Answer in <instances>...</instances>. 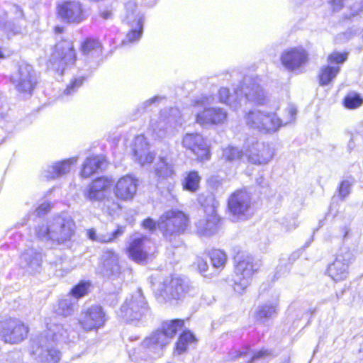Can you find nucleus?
I'll return each mask as SVG.
<instances>
[{
	"instance_id": "1",
	"label": "nucleus",
	"mask_w": 363,
	"mask_h": 363,
	"mask_svg": "<svg viewBox=\"0 0 363 363\" xmlns=\"http://www.w3.org/2000/svg\"><path fill=\"white\" fill-rule=\"evenodd\" d=\"M74 223L69 218L56 217L46 225L42 224L35 228L37 237L44 241H52L58 244L69 240L74 233Z\"/></svg>"
},
{
	"instance_id": "2",
	"label": "nucleus",
	"mask_w": 363,
	"mask_h": 363,
	"mask_svg": "<svg viewBox=\"0 0 363 363\" xmlns=\"http://www.w3.org/2000/svg\"><path fill=\"white\" fill-rule=\"evenodd\" d=\"M189 223L187 216L178 210L163 213L157 221V227L169 241H172L186 230Z\"/></svg>"
},
{
	"instance_id": "3",
	"label": "nucleus",
	"mask_w": 363,
	"mask_h": 363,
	"mask_svg": "<svg viewBox=\"0 0 363 363\" xmlns=\"http://www.w3.org/2000/svg\"><path fill=\"white\" fill-rule=\"evenodd\" d=\"M228 210L235 221L245 220L253 214L252 195L245 189L236 190L228 199Z\"/></svg>"
},
{
	"instance_id": "4",
	"label": "nucleus",
	"mask_w": 363,
	"mask_h": 363,
	"mask_svg": "<svg viewBox=\"0 0 363 363\" xmlns=\"http://www.w3.org/2000/svg\"><path fill=\"white\" fill-rule=\"evenodd\" d=\"M199 201L204 208L206 217L196 223V233L200 236L209 237L219 228L220 218L216 213V201L212 196L206 197L203 201L200 198Z\"/></svg>"
},
{
	"instance_id": "5",
	"label": "nucleus",
	"mask_w": 363,
	"mask_h": 363,
	"mask_svg": "<svg viewBox=\"0 0 363 363\" xmlns=\"http://www.w3.org/2000/svg\"><path fill=\"white\" fill-rule=\"evenodd\" d=\"M75 60L76 53L73 43L68 40H62L55 45L54 51L50 56L48 66L62 74L65 67L72 65Z\"/></svg>"
},
{
	"instance_id": "6",
	"label": "nucleus",
	"mask_w": 363,
	"mask_h": 363,
	"mask_svg": "<svg viewBox=\"0 0 363 363\" xmlns=\"http://www.w3.org/2000/svg\"><path fill=\"white\" fill-rule=\"evenodd\" d=\"M236 264L234 279V290L242 293L250 284L254 272L257 270L252 256L238 255L235 257Z\"/></svg>"
},
{
	"instance_id": "7",
	"label": "nucleus",
	"mask_w": 363,
	"mask_h": 363,
	"mask_svg": "<svg viewBox=\"0 0 363 363\" xmlns=\"http://www.w3.org/2000/svg\"><path fill=\"white\" fill-rule=\"evenodd\" d=\"M148 311L147 302L140 289L127 298L121 307L119 315L126 321L140 320Z\"/></svg>"
},
{
	"instance_id": "8",
	"label": "nucleus",
	"mask_w": 363,
	"mask_h": 363,
	"mask_svg": "<svg viewBox=\"0 0 363 363\" xmlns=\"http://www.w3.org/2000/svg\"><path fill=\"white\" fill-rule=\"evenodd\" d=\"M28 330V327L20 320L7 318L0 320V337L6 342H22L27 337Z\"/></svg>"
},
{
	"instance_id": "9",
	"label": "nucleus",
	"mask_w": 363,
	"mask_h": 363,
	"mask_svg": "<svg viewBox=\"0 0 363 363\" xmlns=\"http://www.w3.org/2000/svg\"><path fill=\"white\" fill-rule=\"evenodd\" d=\"M154 243L147 236L134 235L130 238L128 248L129 257L138 263L145 262L152 252Z\"/></svg>"
},
{
	"instance_id": "10",
	"label": "nucleus",
	"mask_w": 363,
	"mask_h": 363,
	"mask_svg": "<svg viewBox=\"0 0 363 363\" xmlns=\"http://www.w3.org/2000/svg\"><path fill=\"white\" fill-rule=\"evenodd\" d=\"M106 320V313L100 306H92L82 311L79 323L86 331L102 327Z\"/></svg>"
},
{
	"instance_id": "11",
	"label": "nucleus",
	"mask_w": 363,
	"mask_h": 363,
	"mask_svg": "<svg viewBox=\"0 0 363 363\" xmlns=\"http://www.w3.org/2000/svg\"><path fill=\"white\" fill-rule=\"evenodd\" d=\"M13 84L20 92L30 94L36 84V78L30 65L23 64L11 77Z\"/></svg>"
},
{
	"instance_id": "12",
	"label": "nucleus",
	"mask_w": 363,
	"mask_h": 363,
	"mask_svg": "<svg viewBox=\"0 0 363 363\" xmlns=\"http://www.w3.org/2000/svg\"><path fill=\"white\" fill-rule=\"evenodd\" d=\"M240 96L244 95L245 99L255 105H264L268 97L259 84L251 78H245L243 85L240 89Z\"/></svg>"
},
{
	"instance_id": "13",
	"label": "nucleus",
	"mask_w": 363,
	"mask_h": 363,
	"mask_svg": "<svg viewBox=\"0 0 363 363\" xmlns=\"http://www.w3.org/2000/svg\"><path fill=\"white\" fill-rule=\"evenodd\" d=\"M100 271L104 277L119 278L122 274V267L118 255L111 250L104 251L101 257Z\"/></svg>"
},
{
	"instance_id": "14",
	"label": "nucleus",
	"mask_w": 363,
	"mask_h": 363,
	"mask_svg": "<svg viewBox=\"0 0 363 363\" xmlns=\"http://www.w3.org/2000/svg\"><path fill=\"white\" fill-rule=\"evenodd\" d=\"M184 147L191 150L199 160H208L209 147L203 137L198 133H186L182 140Z\"/></svg>"
},
{
	"instance_id": "15",
	"label": "nucleus",
	"mask_w": 363,
	"mask_h": 363,
	"mask_svg": "<svg viewBox=\"0 0 363 363\" xmlns=\"http://www.w3.org/2000/svg\"><path fill=\"white\" fill-rule=\"evenodd\" d=\"M58 15L68 23H79L85 18V13L79 1H65L58 6Z\"/></svg>"
},
{
	"instance_id": "16",
	"label": "nucleus",
	"mask_w": 363,
	"mask_h": 363,
	"mask_svg": "<svg viewBox=\"0 0 363 363\" xmlns=\"http://www.w3.org/2000/svg\"><path fill=\"white\" fill-rule=\"evenodd\" d=\"M184 325V320L177 319L169 322H165L162 325V329L153 333L151 335L157 343L159 347L162 349L169 343L171 339L176 335L177 332L182 329Z\"/></svg>"
},
{
	"instance_id": "17",
	"label": "nucleus",
	"mask_w": 363,
	"mask_h": 363,
	"mask_svg": "<svg viewBox=\"0 0 363 363\" xmlns=\"http://www.w3.org/2000/svg\"><path fill=\"white\" fill-rule=\"evenodd\" d=\"M227 111L223 108H204L198 111L196 115V121L201 125H219L227 121Z\"/></svg>"
},
{
	"instance_id": "18",
	"label": "nucleus",
	"mask_w": 363,
	"mask_h": 363,
	"mask_svg": "<svg viewBox=\"0 0 363 363\" xmlns=\"http://www.w3.org/2000/svg\"><path fill=\"white\" fill-rule=\"evenodd\" d=\"M351 258L349 252H342L337 255L334 262L328 266V274L334 281H339L347 278Z\"/></svg>"
},
{
	"instance_id": "19",
	"label": "nucleus",
	"mask_w": 363,
	"mask_h": 363,
	"mask_svg": "<svg viewBox=\"0 0 363 363\" xmlns=\"http://www.w3.org/2000/svg\"><path fill=\"white\" fill-rule=\"evenodd\" d=\"M138 180L130 176L126 175L120 178L114 187L115 196L121 200H131L136 194L138 189Z\"/></svg>"
},
{
	"instance_id": "20",
	"label": "nucleus",
	"mask_w": 363,
	"mask_h": 363,
	"mask_svg": "<svg viewBox=\"0 0 363 363\" xmlns=\"http://www.w3.org/2000/svg\"><path fill=\"white\" fill-rule=\"evenodd\" d=\"M274 155L270 147L264 143H256L245 152L247 160L255 164H264L269 162Z\"/></svg>"
},
{
	"instance_id": "21",
	"label": "nucleus",
	"mask_w": 363,
	"mask_h": 363,
	"mask_svg": "<svg viewBox=\"0 0 363 363\" xmlns=\"http://www.w3.org/2000/svg\"><path fill=\"white\" fill-rule=\"evenodd\" d=\"M68 340V331L61 324L49 323L47 330L38 337L40 345L47 347V342H66Z\"/></svg>"
},
{
	"instance_id": "22",
	"label": "nucleus",
	"mask_w": 363,
	"mask_h": 363,
	"mask_svg": "<svg viewBox=\"0 0 363 363\" xmlns=\"http://www.w3.org/2000/svg\"><path fill=\"white\" fill-rule=\"evenodd\" d=\"M162 349L159 347L157 343L155 342V339L150 335L145 338L143 342L135 348L129 350V356L132 360L140 362L146 360L152 357V353L159 352Z\"/></svg>"
},
{
	"instance_id": "23",
	"label": "nucleus",
	"mask_w": 363,
	"mask_h": 363,
	"mask_svg": "<svg viewBox=\"0 0 363 363\" xmlns=\"http://www.w3.org/2000/svg\"><path fill=\"white\" fill-rule=\"evenodd\" d=\"M42 262L41 250L32 247L25 250L21 254L20 265L29 273H36L40 270Z\"/></svg>"
},
{
	"instance_id": "24",
	"label": "nucleus",
	"mask_w": 363,
	"mask_h": 363,
	"mask_svg": "<svg viewBox=\"0 0 363 363\" xmlns=\"http://www.w3.org/2000/svg\"><path fill=\"white\" fill-rule=\"evenodd\" d=\"M308 61V55L302 48H294L284 52L281 55V63L289 70H294Z\"/></svg>"
},
{
	"instance_id": "25",
	"label": "nucleus",
	"mask_w": 363,
	"mask_h": 363,
	"mask_svg": "<svg viewBox=\"0 0 363 363\" xmlns=\"http://www.w3.org/2000/svg\"><path fill=\"white\" fill-rule=\"evenodd\" d=\"M134 156L141 165L151 163L154 155L148 151V144L143 135H138L135 139Z\"/></svg>"
},
{
	"instance_id": "26",
	"label": "nucleus",
	"mask_w": 363,
	"mask_h": 363,
	"mask_svg": "<svg viewBox=\"0 0 363 363\" xmlns=\"http://www.w3.org/2000/svg\"><path fill=\"white\" fill-rule=\"evenodd\" d=\"M111 184L110 180L101 177L94 180L87 188L85 196L89 200H101L104 198V192Z\"/></svg>"
},
{
	"instance_id": "27",
	"label": "nucleus",
	"mask_w": 363,
	"mask_h": 363,
	"mask_svg": "<svg viewBox=\"0 0 363 363\" xmlns=\"http://www.w3.org/2000/svg\"><path fill=\"white\" fill-rule=\"evenodd\" d=\"M123 21L128 25H137V28L143 25V16L138 11V6L135 1H130L125 4Z\"/></svg>"
},
{
	"instance_id": "28",
	"label": "nucleus",
	"mask_w": 363,
	"mask_h": 363,
	"mask_svg": "<svg viewBox=\"0 0 363 363\" xmlns=\"http://www.w3.org/2000/svg\"><path fill=\"white\" fill-rule=\"evenodd\" d=\"M172 284V277H167L159 285L155 291V295L157 298L162 301H172L173 300H179V294L176 292V289L170 286Z\"/></svg>"
},
{
	"instance_id": "29",
	"label": "nucleus",
	"mask_w": 363,
	"mask_h": 363,
	"mask_svg": "<svg viewBox=\"0 0 363 363\" xmlns=\"http://www.w3.org/2000/svg\"><path fill=\"white\" fill-rule=\"evenodd\" d=\"M170 286L171 289L175 288L176 292L179 293V300L184 298L186 296H194L198 293L197 289L188 280L179 277H172V284Z\"/></svg>"
},
{
	"instance_id": "30",
	"label": "nucleus",
	"mask_w": 363,
	"mask_h": 363,
	"mask_svg": "<svg viewBox=\"0 0 363 363\" xmlns=\"http://www.w3.org/2000/svg\"><path fill=\"white\" fill-rule=\"evenodd\" d=\"M77 162V158L65 160L55 163L45 172V177L47 179H52L62 176L69 172L71 164Z\"/></svg>"
},
{
	"instance_id": "31",
	"label": "nucleus",
	"mask_w": 363,
	"mask_h": 363,
	"mask_svg": "<svg viewBox=\"0 0 363 363\" xmlns=\"http://www.w3.org/2000/svg\"><path fill=\"white\" fill-rule=\"evenodd\" d=\"M278 310L279 302L277 299L272 301H268L259 306L255 317L257 320L262 322L267 319L276 316L278 313Z\"/></svg>"
},
{
	"instance_id": "32",
	"label": "nucleus",
	"mask_w": 363,
	"mask_h": 363,
	"mask_svg": "<svg viewBox=\"0 0 363 363\" xmlns=\"http://www.w3.org/2000/svg\"><path fill=\"white\" fill-rule=\"evenodd\" d=\"M264 111L255 109L250 111L245 116L246 125L250 128L263 132L264 128Z\"/></svg>"
},
{
	"instance_id": "33",
	"label": "nucleus",
	"mask_w": 363,
	"mask_h": 363,
	"mask_svg": "<svg viewBox=\"0 0 363 363\" xmlns=\"http://www.w3.org/2000/svg\"><path fill=\"white\" fill-rule=\"evenodd\" d=\"M77 303V302L74 298L67 295L66 297L58 301L56 307L55 308V313L57 315L64 317L71 315L74 311Z\"/></svg>"
},
{
	"instance_id": "34",
	"label": "nucleus",
	"mask_w": 363,
	"mask_h": 363,
	"mask_svg": "<svg viewBox=\"0 0 363 363\" xmlns=\"http://www.w3.org/2000/svg\"><path fill=\"white\" fill-rule=\"evenodd\" d=\"M240 89H236L233 94H230L229 89L226 87H222L218 91L219 101L223 104H226L233 108H237L240 104L239 97Z\"/></svg>"
},
{
	"instance_id": "35",
	"label": "nucleus",
	"mask_w": 363,
	"mask_h": 363,
	"mask_svg": "<svg viewBox=\"0 0 363 363\" xmlns=\"http://www.w3.org/2000/svg\"><path fill=\"white\" fill-rule=\"evenodd\" d=\"M340 71L339 66L326 65L320 68L318 79L320 86H326L330 84Z\"/></svg>"
},
{
	"instance_id": "36",
	"label": "nucleus",
	"mask_w": 363,
	"mask_h": 363,
	"mask_svg": "<svg viewBox=\"0 0 363 363\" xmlns=\"http://www.w3.org/2000/svg\"><path fill=\"white\" fill-rule=\"evenodd\" d=\"M263 118V133H265L276 132L283 124L281 120L274 113L264 111Z\"/></svg>"
},
{
	"instance_id": "37",
	"label": "nucleus",
	"mask_w": 363,
	"mask_h": 363,
	"mask_svg": "<svg viewBox=\"0 0 363 363\" xmlns=\"http://www.w3.org/2000/svg\"><path fill=\"white\" fill-rule=\"evenodd\" d=\"M124 227H118L117 230L109 235L97 234L94 228L87 230V235L89 239L94 241L100 242H111L116 238L120 237L124 233Z\"/></svg>"
},
{
	"instance_id": "38",
	"label": "nucleus",
	"mask_w": 363,
	"mask_h": 363,
	"mask_svg": "<svg viewBox=\"0 0 363 363\" xmlns=\"http://www.w3.org/2000/svg\"><path fill=\"white\" fill-rule=\"evenodd\" d=\"M52 342L51 341H48L47 342V347L45 345L42 346L38 342V339L36 340V344L39 347H42V352L39 354V355L41 356V360L46 362L57 363L60 359L61 354L57 350L48 348Z\"/></svg>"
},
{
	"instance_id": "39",
	"label": "nucleus",
	"mask_w": 363,
	"mask_h": 363,
	"mask_svg": "<svg viewBox=\"0 0 363 363\" xmlns=\"http://www.w3.org/2000/svg\"><path fill=\"white\" fill-rule=\"evenodd\" d=\"M26 30V26L21 22L9 21L6 22L2 26V31L6 35L9 39L21 35Z\"/></svg>"
},
{
	"instance_id": "40",
	"label": "nucleus",
	"mask_w": 363,
	"mask_h": 363,
	"mask_svg": "<svg viewBox=\"0 0 363 363\" xmlns=\"http://www.w3.org/2000/svg\"><path fill=\"white\" fill-rule=\"evenodd\" d=\"M170 121L163 116V114L157 120H152L150 123V128L159 138L165 135L167 129L169 127Z\"/></svg>"
},
{
	"instance_id": "41",
	"label": "nucleus",
	"mask_w": 363,
	"mask_h": 363,
	"mask_svg": "<svg viewBox=\"0 0 363 363\" xmlns=\"http://www.w3.org/2000/svg\"><path fill=\"white\" fill-rule=\"evenodd\" d=\"M103 161L99 157L88 158L83 165L81 174L89 177L101 167Z\"/></svg>"
},
{
	"instance_id": "42",
	"label": "nucleus",
	"mask_w": 363,
	"mask_h": 363,
	"mask_svg": "<svg viewBox=\"0 0 363 363\" xmlns=\"http://www.w3.org/2000/svg\"><path fill=\"white\" fill-rule=\"evenodd\" d=\"M155 174L162 179L170 177L174 174L173 167L164 158H160L156 164Z\"/></svg>"
},
{
	"instance_id": "43",
	"label": "nucleus",
	"mask_w": 363,
	"mask_h": 363,
	"mask_svg": "<svg viewBox=\"0 0 363 363\" xmlns=\"http://www.w3.org/2000/svg\"><path fill=\"white\" fill-rule=\"evenodd\" d=\"M223 158L229 162L242 160L245 157V152L233 146H228L223 150Z\"/></svg>"
},
{
	"instance_id": "44",
	"label": "nucleus",
	"mask_w": 363,
	"mask_h": 363,
	"mask_svg": "<svg viewBox=\"0 0 363 363\" xmlns=\"http://www.w3.org/2000/svg\"><path fill=\"white\" fill-rule=\"evenodd\" d=\"M196 341L194 335L189 331H184L179 338L176 345V351L181 354L187 349V345Z\"/></svg>"
},
{
	"instance_id": "45",
	"label": "nucleus",
	"mask_w": 363,
	"mask_h": 363,
	"mask_svg": "<svg viewBox=\"0 0 363 363\" xmlns=\"http://www.w3.org/2000/svg\"><path fill=\"white\" fill-rule=\"evenodd\" d=\"M200 181L201 177L198 174V172L194 171L191 172L185 178L184 188L188 191L194 192L198 190Z\"/></svg>"
},
{
	"instance_id": "46",
	"label": "nucleus",
	"mask_w": 363,
	"mask_h": 363,
	"mask_svg": "<svg viewBox=\"0 0 363 363\" xmlns=\"http://www.w3.org/2000/svg\"><path fill=\"white\" fill-rule=\"evenodd\" d=\"M82 52L84 55H91L101 51L100 43L94 39H87L82 45Z\"/></svg>"
},
{
	"instance_id": "47",
	"label": "nucleus",
	"mask_w": 363,
	"mask_h": 363,
	"mask_svg": "<svg viewBox=\"0 0 363 363\" xmlns=\"http://www.w3.org/2000/svg\"><path fill=\"white\" fill-rule=\"evenodd\" d=\"M89 286V282L80 281L77 285L72 288L69 295L77 301L79 298L83 297L88 293Z\"/></svg>"
},
{
	"instance_id": "48",
	"label": "nucleus",
	"mask_w": 363,
	"mask_h": 363,
	"mask_svg": "<svg viewBox=\"0 0 363 363\" xmlns=\"http://www.w3.org/2000/svg\"><path fill=\"white\" fill-rule=\"evenodd\" d=\"M212 264L215 268L223 267L227 260V256L224 252L220 250H213L210 253Z\"/></svg>"
},
{
	"instance_id": "49",
	"label": "nucleus",
	"mask_w": 363,
	"mask_h": 363,
	"mask_svg": "<svg viewBox=\"0 0 363 363\" xmlns=\"http://www.w3.org/2000/svg\"><path fill=\"white\" fill-rule=\"evenodd\" d=\"M131 30L126 35V37L123 40V43H133L138 40L143 33V25H140V28H137V25H130Z\"/></svg>"
},
{
	"instance_id": "50",
	"label": "nucleus",
	"mask_w": 363,
	"mask_h": 363,
	"mask_svg": "<svg viewBox=\"0 0 363 363\" xmlns=\"http://www.w3.org/2000/svg\"><path fill=\"white\" fill-rule=\"evenodd\" d=\"M363 104V99L357 94L348 95L345 99V106L348 108H357Z\"/></svg>"
},
{
	"instance_id": "51",
	"label": "nucleus",
	"mask_w": 363,
	"mask_h": 363,
	"mask_svg": "<svg viewBox=\"0 0 363 363\" xmlns=\"http://www.w3.org/2000/svg\"><path fill=\"white\" fill-rule=\"evenodd\" d=\"M347 59V53L333 52L328 57V62L331 64H342Z\"/></svg>"
},
{
	"instance_id": "52",
	"label": "nucleus",
	"mask_w": 363,
	"mask_h": 363,
	"mask_svg": "<svg viewBox=\"0 0 363 363\" xmlns=\"http://www.w3.org/2000/svg\"><path fill=\"white\" fill-rule=\"evenodd\" d=\"M83 80V77L74 79L73 81L71 82V83L69 85H67L66 89L65 90V94L67 95H69L74 93L76 89L82 86Z\"/></svg>"
},
{
	"instance_id": "53",
	"label": "nucleus",
	"mask_w": 363,
	"mask_h": 363,
	"mask_svg": "<svg viewBox=\"0 0 363 363\" xmlns=\"http://www.w3.org/2000/svg\"><path fill=\"white\" fill-rule=\"evenodd\" d=\"M351 186L352 184L347 180L342 182L339 189V195L342 199H344L350 194Z\"/></svg>"
},
{
	"instance_id": "54",
	"label": "nucleus",
	"mask_w": 363,
	"mask_h": 363,
	"mask_svg": "<svg viewBox=\"0 0 363 363\" xmlns=\"http://www.w3.org/2000/svg\"><path fill=\"white\" fill-rule=\"evenodd\" d=\"M270 354H271L270 352H269L267 350H261L257 352L253 353L252 354H250L249 362L252 363L253 361H255L256 359H259L261 358L268 357L270 355Z\"/></svg>"
},
{
	"instance_id": "55",
	"label": "nucleus",
	"mask_w": 363,
	"mask_h": 363,
	"mask_svg": "<svg viewBox=\"0 0 363 363\" xmlns=\"http://www.w3.org/2000/svg\"><path fill=\"white\" fill-rule=\"evenodd\" d=\"M50 208V203L44 202L36 208L35 213L37 216H41L49 212Z\"/></svg>"
},
{
	"instance_id": "56",
	"label": "nucleus",
	"mask_w": 363,
	"mask_h": 363,
	"mask_svg": "<svg viewBox=\"0 0 363 363\" xmlns=\"http://www.w3.org/2000/svg\"><path fill=\"white\" fill-rule=\"evenodd\" d=\"M157 226V223L154 221L152 218H147L143 222V227L145 229L149 230L150 231H153L156 229Z\"/></svg>"
},
{
	"instance_id": "57",
	"label": "nucleus",
	"mask_w": 363,
	"mask_h": 363,
	"mask_svg": "<svg viewBox=\"0 0 363 363\" xmlns=\"http://www.w3.org/2000/svg\"><path fill=\"white\" fill-rule=\"evenodd\" d=\"M250 348L247 347L244 349L242 351H234L233 353H230L232 355L231 359H234L241 357H247L249 354Z\"/></svg>"
},
{
	"instance_id": "58",
	"label": "nucleus",
	"mask_w": 363,
	"mask_h": 363,
	"mask_svg": "<svg viewBox=\"0 0 363 363\" xmlns=\"http://www.w3.org/2000/svg\"><path fill=\"white\" fill-rule=\"evenodd\" d=\"M197 265H198L199 270L201 274H204L205 272H206L208 266L207 262L205 260H203L202 259H199L197 260Z\"/></svg>"
},
{
	"instance_id": "59",
	"label": "nucleus",
	"mask_w": 363,
	"mask_h": 363,
	"mask_svg": "<svg viewBox=\"0 0 363 363\" xmlns=\"http://www.w3.org/2000/svg\"><path fill=\"white\" fill-rule=\"evenodd\" d=\"M342 0H333L332 4L333 6V9L335 11H338L342 7Z\"/></svg>"
},
{
	"instance_id": "60",
	"label": "nucleus",
	"mask_w": 363,
	"mask_h": 363,
	"mask_svg": "<svg viewBox=\"0 0 363 363\" xmlns=\"http://www.w3.org/2000/svg\"><path fill=\"white\" fill-rule=\"evenodd\" d=\"M160 99V98H159L158 96H155V97L145 101L143 105L145 106V107H147V106H150V104L157 101Z\"/></svg>"
},
{
	"instance_id": "61",
	"label": "nucleus",
	"mask_w": 363,
	"mask_h": 363,
	"mask_svg": "<svg viewBox=\"0 0 363 363\" xmlns=\"http://www.w3.org/2000/svg\"><path fill=\"white\" fill-rule=\"evenodd\" d=\"M101 16L105 20L109 19L112 16V13L110 11H104L101 13Z\"/></svg>"
},
{
	"instance_id": "62",
	"label": "nucleus",
	"mask_w": 363,
	"mask_h": 363,
	"mask_svg": "<svg viewBox=\"0 0 363 363\" xmlns=\"http://www.w3.org/2000/svg\"><path fill=\"white\" fill-rule=\"evenodd\" d=\"M289 113L291 114V118H294V116L296 114V109L294 107H291L289 109Z\"/></svg>"
},
{
	"instance_id": "63",
	"label": "nucleus",
	"mask_w": 363,
	"mask_h": 363,
	"mask_svg": "<svg viewBox=\"0 0 363 363\" xmlns=\"http://www.w3.org/2000/svg\"><path fill=\"white\" fill-rule=\"evenodd\" d=\"M205 100L204 99H201V100H199L196 102V106H199V105H201V106H204L205 105Z\"/></svg>"
},
{
	"instance_id": "64",
	"label": "nucleus",
	"mask_w": 363,
	"mask_h": 363,
	"mask_svg": "<svg viewBox=\"0 0 363 363\" xmlns=\"http://www.w3.org/2000/svg\"><path fill=\"white\" fill-rule=\"evenodd\" d=\"M5 57L3 49L0 47V59H3Z\"/></svg>"
}]
</instances>
